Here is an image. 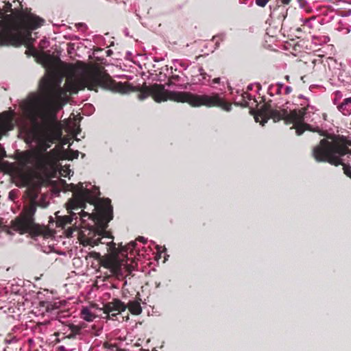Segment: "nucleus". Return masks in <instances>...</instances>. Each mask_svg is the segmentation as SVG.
<instances>
[{
    "label": "nucleus",
    "mask_w": 351,
    "mask_h": 351,
    "mask_svg": "<svg viewBox=\"0 0 351 351\" xmlns=\"http://www.w3.org/2000/svg\"><path fill=\"white\" fill-rule=\"evenodd\" d=\"M62 76L51 72L43 77L39 84L40 94L32 93L21 104L24 116L37 125L34 134L38 147L24 154L21 163L27 168L42 169L50 162L47 149L62 136V127L57 113L69 101V95L87 88L97 91L98 87L108 88L112 81L108 75L98 69H82L80 77L68 78L61 87Z\"/></svg>",
    "instance_id": "1"
},
{
    "label": "nucleus",
    "mask_w": 351,
    "mask_h": 351,
    "mask_svg": "<svg viewBox=\"0 0 351 351\" xmlns=\"http://www.w3.org/2000/svg\"><path fill=\"white\" fill-rule=\"evenodd\" d=\"M65 190L73 192V197L66 204L69 215L50 217L47 226L38 227V234L51 237L62 232L66 237L77 236L84 246L94 247L99 239H111L106 228L113 218L110 199L99 197V187L90 182L66 184Z\"/></svg>",
    "instance_id": "2"
},
{
    "label": "nucleus",
    "mask_w": 351,
    "mask_h": 351,
    "mask_svg": "<svg viewBox=\"0 0 351 351\" xmlns=\"http://www.w3.org/2000/svg\"><path fill=\"white\" fill-rule=\"evenodd\" d=\"M23 0L9 1L3 6V16L0 18L2 27L0 30V46L19 45L23 41L32 45L34 39L32 38V32L43 25L45 20L31 12L23 10Z\"/></svg>",
    "instance_id": "3"
},
{
    "label": "nucleus",
    "mask_w": 351,
    "mask_h": 351,
    "mask_svg": "<svg viewBox=\"0 0 351 351\" xmlns=\"http://www.w3.org/2000/svg\"><path fill=\"white\" fill-rule=\"evenodd\" d=\"M262 114L269 117L263 120L261 123L264 125L269 118L274 121L284 119L287 124L293 123L295 128L297 135H302L305 130L317 132L320 136H324L325 132L319 128V123L322 119L320 114L315 110L313 106H307L306 108L295 109L288 112L285 109H273L270 105H265L261 109Z\"/></svg>",
    "instance_id": "4"
},
{
    "label": "nucleus",
    "mask_w": 351,
    "mask_h": 351,
    "mask_svg": "<svg viewBox=\"0 0 351 351\" xmlns=\"http://www.w3.org/2000/svg\"><path fill=\"white\" fill-rule=\"evenodd\" d=\"M152 95L156 102L165 101L168 99L178 102H186L193 107L205 106L206 107L217 106L229 112L232 110L230 104L226 102L218 93L211 95H197L189 92L169 91L162 84H155L150 87H146L139 95L141 100Z\"/></svg>",
    "instance_id": "5"
},
{
    "label": "nucleus",
    "mask_w": 351,
    "mask_h": 351,
    "mask_svg": "<svg viewBox=\"0 0 351 351\" xmlns=\"http://www.w3.org/2000/svg\"><path fill=\"white\" fill-rule=\"evenodd\" d=\"M351 141L346 137L334 135L322 139L313 149L317 162H327L337 166L343 162L351 164Z\"/></svg>",
    "instance_id": "6"
},
{
    "label": "nucleus",
    "mask_w": 351,
    "mask_h": 351,
    "mask_svg": "<svg viewBox=\"0 0 351 351\" xmlns=\"http://www.w3.org/2000/svg\"><path fill=\"white\" fill-rule=\"evenodd\" d=\"M26 195L29 200V205L24 210L21 217L16 219L12 223V228L15 231L23 234L30 232L34 227V215L37 207L47 208L49 204L47 195H42L39 197L38 189L29 187Z\"/></svg>",
    "instance_id": "7"
},
{
    "label": "nucleus",
    "mask_w": 351,
    "mask_h": 351,
    "mask_svg": "<svg viewBox=\"0 0 351 351\" xmlns=\"http://www.w3.org/2000/svg\"><path fill=\"white\" fill-rule=\"evenodd\" d=\"M101 266L107 269V271L104 273L107 276H114L117 279L122 278L125 273L130 270L125 261L114 257L103 258L101 261Z\"/></svg>",
    "instance_id": "8"
},
{
    "label": "nucleus",
    "mask_w": 351,
    "mask_h": 351,
    "mask_svg": "<svg viewBox=\"0 0 351 351\" xmlns=\"http://www.w3.org/2000/svg\"><path fill=\"white\" fill-rule=\"evenodd\" d=\"M328 64L329 69L332 70L334 75L337 76L341 82L344 84H351V75L342 69V64L341 62H338L333 58H329L328 59Z\"/></svg>",
    "instance_id": "9"
},
{
    "label": "nucleus",
    "mask_w": 351,
    "mask_h": 351,
    "mask_svg": "<svg viewBox=\"0 0 351 351\" xmlns=\"http://www.w3.org/2000/svg\"><path fill=\"white\" fill-rule=\"evenodd\" d=\"M127 308L126 304L119 299H114L112 302L104 305L103 311L108 317L112 319Z\"/></svg>",
    "instance_id": "10"
},
{
    "label": "nucleus",
    "mask_w": 351,
    "mask_h": 351,
    "mask_svg": "<svg viewBox=\"0 0 351 351\" xmlns=\"http://www.w3.org/2000/svg\"><path fill=\"white\" fill-rule=\"evenodd\" d=\"M13 128L12 119L10 116L0 119V138L6 132L12 130Z\"/></svg>",
    "instance_id": "11"
},
{
    "label": "nucleus",
    "mask_w": 351,
    "mask_h": 351,
    "mask_svg": "<svg viewBox=\"0 0 351 351\" xmlns=\"http://www.w3.org/2000/svg\"><path fill=\"white\" fill-rule=\"evenodd\" d=\"M210 80V76L208 75L202 67L197 69V73L193 76V81L194 83H200L206 84Z\"/></svg>",
    "instance_id": "12"
},
{
    "label": "nucleus",
    "mask_w": 351,
    "mask_h": 351,
    "mask_svg": "<svg viewBox=\"0 0 351 351\" xmlns=\"http://www.w3.org/2000/svg\"><path fill=\"white\" fill-rule=\"evenodd\" d=\"M337 108L343 115H350L351 114V97L344 99L341 104L337 106Z\"/></svg>",
    "instance_id": "13"
},
{
    "label": "nucleus",
    "mask_w": 351,
    "mask_h": 351,
    "mask_svg": "<svg viewBox=\"0 0 351 351\" xmlns=\"http://www.w3.org/2000/svg\"><path fill=\"white\" fill-rule=\"evenodd\" d=\"M126 306L133 315H139L142 313V308L138 300H131Z\"/></svg>",
    "instance_id": "14"
},
{
    "label": "nucleus",
    "mask_w": 351,
    "mask_h": 351,
    "mask_svg": "<svg viewBox=\"0 0 351 351\" xmlns=\"http://www.w3.org/2000/svg\"><path fill=\"white\" fill-rule=\"evenodd\" d=\"M81 317L86 322H92L95 318V315L88 307H83L81 310Z\"/></svg>",
    "instance_id": "15"
},
{
    "label": "nucleus",
    "mask_w": 351,
    "mask_h": 351,
    "mask_svg": "<svg viewBox=\"0 0 351 351\" xmlns=\"http://www.w3.org/2000/svg\"><path fill=\"white\" fill-rule=\"evenodd\" d=\"M108 234L110 235L111 239H99V243L106 244L109 247V250H110L111 252L116 253L117 252L116 243L113 242V237L112 236V234L110 232H108Z\"/></svg>",
    "instance_id": "16"
},
{
    "label": "nucleus",
    "mask_w": 351,
    "mask_h": 351,
    "mask_svg": "<svg viewBox=\"0 0 351 351\" xmlns=\"http://www.w3.org/2000/svg\"><path fill=\"white\" fill-rule=\"evenodd\" d=\"M70 330V333L68 335V338L69 339H75L77 335L80 334L82 328L80 326L71 324L69 326Z\"/></svg>",
    "instance_id": "17"
},
{
    "label": "nucleus",
    "mask_w": 351,
    "mask_h": 351,
    "mask_svg": "<svg viewBox=\"0 0 351 351\" xmlns=\"http://www.w3.org/2000/svg\"><path fill=\"white\" fill-rule=\"evenodd\" d=\"M267 93L271 97H273L275 95H280L281 90H280V88L276 87L274 84H271L268 87Z\"/></svg>",
    "instance_id": "18"
},
{
    "label": "nucleus",
    "mask_w": 351,
    "mask_h": 351,
    "mask_svg": "<svg viewBox=\"0 0 351 351\" xmlns=\"http://www.w3.org/2000/svg\"><path fill=\"white\" fill-rule=\"evenodd\" d=\"M19 341V338L16 336L8 335L5 339L4 342L5 344H15Z\"/></svg>",
    "instance_id": "19"
},
{
    "label": "nucleus",
    "mask_w": 351,
    "mask_h": 351,
    "mask_svg": "<svg viewBox=\"0 0 351 351\" xmlns=\"http://www.w3.org/2000/svg\"><path fill=\"white\" fill-rule=\"evenodd\" d=\"M225 38H226L225 33H221V34L213 37V40H215V45H216L215 48L219 47L220 41H223L225 39Z\"/></svg>",
    "instance_id": "20"
},
{
    "label": "nucleus",
    "mask_w": 351,
    "mask_h": 351,
    "mask_svg": "<svg viewBox=\"0 0 351 351\" xmlns=\"http://www.w3.org/2000/svg\"><path fill=\"white\" fill-rule=\"evenodd\" d=\"M343 165V169L344 173L349 178H351V165L350 163H347L346 162H343V164H341Z\"/></svg>",
    "instance_id": "21"
},
{
    "label": "nucleus",
    "mask_w": 351,
    "mask_h": 351,
    "mask_svg": "<svg viewBox=\"0 0 351 351\" xmlns=\"http://www.w3.org/2000/svg\"><path fill=\"white\" fill-rule=\"evenodd\" d=\"M49 46V41L46 38H43L39 43V48L41 50H44L45 49H47Z\"/></svg>",
    "instance_id": "22"
},
{
    "label": "nucleus",
    "mask_w": 351,
    "mask_h": 351,
    "mask_svg": "<svg viewBox=\"0 0 351 351\" xmlns=\"http://www.w3.org/2000/svg\"><path fill=\"white\" fill-rule=\"evenodd\" d=\"M17 197V191L15 190H12L9 192L8 197L11 200H14Z\"/></svg>",
    "instance_id": "23"
},
{
    "label": "nucleus",
    "mask_w": 351,
    "mask_h": 351,
    "mask_svg": "<svg viewBox=\"0 0 351 351\" xmlns=\"http://www.w3.org/2000/svg\"><path fill=\"white\" fill-rule=\"evenodd\" d=\"M136 241H131L130 243L128 244V245L126 246V250H133L135 249L136 247Z\"/></svg>",
    "instance_id": "24"
},
{
    "label": "nucleus",
    "mask_w": 351,
    "mask_h": 351,
    "mask_svg": "<svg viewBox=\"0 0 351 351\" xmlns=\"http://www.w3.org/2000/svg\"><path fill=\"white\" fill-rule=\"evenodd\" d=\"M268 2V0H256V3L260 7H265Z\"/></svg>",
    "instance_id": "25"
},
{
    "label": "nucleus",
    "mask_w": 351,
    "mask_h": 351,
    "mask_svg": "<svg viewBox=\"0 0 351 351\" xmlns=\"http://www.w3.org/2000/svg\"><path fill=\"white\" fill-rule=\"evenodd\" d=\"M182 77H180L178 75H172L171 77V82L175 84L176 82H178L180 79H181Z\"/></svg>",
    "instance_id": "26"
},
{
    "label": "nucleus",
    "mask_w": 351,
    "mask_h": 351,
    "mask_svg": "<svg viewBox=\"0 0 351 351\" xmlns=\"http://www.w3.org/2000/svg\"><path fill=\"white\" fill-rule=\"evenodd\" d=\"M342 16H348L351 14V10H345L340 14Z\"/></svg>",
    "instance_id": "27"
},
{
    "label": "nucleus",
    "mask_w": 351,
    "mask_h": 351,
    "mask_svg": "<svg viewBox=\"0 0 351 351\" xmlns=\"http://www.w3.org/2000/svg\"><path fill=\"white\" fill-rule=\"evenodd\" d=\"M292 91V88L289 86H287L285 88V93L286 95H289V93H291Z\"/></svg>",
    "instance_id": "28"
},
{
    "label": "nucleus",
    "mask_w": 351,
    "mask_h": 351,
    "mask_svg": "<svg viewBox=\"0 0 351 351\" xmlns=\"http://www.w3.org/2000/svg\"><path fill=\"white\" fill-rule=\"evenodd\" d=\"M136 241H140L143 243H145L147 242V239L146 238H145L144 237H138L136 239Z\"/></svg>",
    "instance_id": "29"
},
{
    "label": "nucleus",
    "mask_w": 351,
    "mask_h": 351,
    "mask_svg": "<svg viewBox=\"0 0 351 351\" xmlns=\"http://www.w3.org/2000/svg\"><path fill=\"white\" fill-rule=\"evenodd\" d=\"M276 87L280 88V90H282V87L284 86V84L282 82H278L276 84H275Z\"/></svg>",
    "instance_id": "30"
},
{
    "label": "nucleus",
    "mask_w": 351,
    "mask_h": 351,
    "mask_svg": "<svg viewBox=\"0 0 351 351\" xmlns=\"http://www.w3.org/2000/svg\"><path fill=\"white\" fill-rule=\"evenodd\" d=\"M220 80H221L220 77L215 78L213 80V84H219L220 82Z\"/></svg>",
    "instance_id": "31"
},
{
    "label": "nucleus",
    "mask_w": 351,
    "mask_h": 351,
    "mask_svg": "<svg viewBox=\"0 0 351 351\" xmlns=\"http://www.w3.org/2000/svg\"><path fill=\"white\" fill-rule=\"evenodd\" d=\"M242 97L245 99V98H247L248 99H251L250 95L247 93H244L242 94Z\"/></svg>",
    "instance_id": "32"
},
{
    "label": "nucleus",
    "mask_w": 351,
    "mask_h": 351,
    "mask_svg": "<svg viewBox=\"0 0 351 351\" xmlns=\"http://www.w3.org/2000/svg\"><path fill=\"white\" fill-rule=\"evenodd\" d=\"M78 156H79V152L75 151L73 153V158H77L78 157Z\"/></svg>",
    "instance_id": "33"
},
{
    "label": "nucleus",
    "mask_w": 351,
    "mask_h": 351,
    "mask_svg": "<svg viewBox=\"0 0 351 351\" xmlns=\"http://www.w3.org/2000/svg\"><path fill=\"white\" fill-rule=\"evenodd\" d=\"M335 94L337 97H341V93L339 90H337L335 92Z\"/></svg>",
    "instance_id": "34"
},
{
    "label": "nucleus",
    "mask_w": 351,
    "mask_h": 351,
    "mask_svg": "<svg viewBox=\"0 0 351 351\" xmlns=\"http://www.w3.org/2000/svg\"><path fill=\"white\" fill-rule=\"evenodd\" d=\"M291 1V0H282V3L285 5H288Z\"/></svg>",
    "instance_id": "35"
},
{
    "label": "nucleus",
    "mask_w": 351,
    "mask_h": 351,
    "mask_svg": "<svg viewBox=\"0 0 351 351\" xmlns=\"http://www.w3.org/2000/svg\"><path fill=\"white\" fill-rule=\"evenodd\" d=\"M344 29H345L344 33H345V34H348V33H350V27L349 26V27H346Z\"/></svg>",
    "instance_id": "36"
},
{
    "label": "nucleus",
    "mask_w": 351,
    "mask_h": 351,
    "mask_svg": "<svg viewBox=\"0 0 351 351\" xmlns=\"http://www.w3.org/2000/svg\"><path fill=\"white\" fill-rule=\"evenodd\" d=\"M112 53V50H110V49H108V50L106 51V53H107L108 56H110Z\"/></svg>",
    "instance_id": "37"
},
{
    "label": "nucleus",
    "mask_w": 351,
    "mask_h": 351,
    "mask_svg": "<svg viewBox=\"0 0 351 351\" xmlns=\"http://www.w3.org/2000/svg\"><path fill=\"white\" fill-rule=\"evenodd\" d=\"M93 254H94V255H95V256H94L95 257H99V256H100L99 253L94 252Z\"/></svg>",
    "instance_id": "38"
},
{
    "label": "nucleus",
    "mask_w": 351,
    "mask_h": 351,
    "mask_svg": "<svg viewBox=\"0 0 351 351\" xmlns=\"http://www.w3.org/2000/svg\"><path fill=\"white\" fill-rule=\"evenodd\" d=\"M36 53H37L36 49L34 48V49H33V53H32V55H33V56H36Z\"/></svg>",
    "instance_id": "39"
},
{
    "label": "nucleus",
    "mask_w": 351,
    "mask_h": 351,
    "mask_svg": "<svg viewBox=\"0 0 351 351\" xmlns=\"http://www.w3.org/2000/svg\"><path fill=\"white\" fill-rule=\"evenodd\" d=\"M53 306L52 304H47V310H49V308H50L51 306Z\"/></svg>",
    "instance_id": "40"
},
{
    "label": "nucleus",
    "mask_w": 351,
    "mask_h": 351,
    "mask_svg": "<svg viewBox=\"0 0 351 351\" xmlns=\"http://www.w3.org/2000/svg\"><path fill=\"white\" fill-rule=\"evenodd\" d=\"M28 342L32 344L34 342V340L32 339H28Z\"/></svg>",
    "instance_id": "41"
},
{
    "label": "nucleus",
    "mask_w": 351,
    "mask_h": 351,
    "mask_svg": "<svg viewBox=\"0 0 351 351\" xmlns=\"http://www.w3.org/2000/svg\"><path fill=\"white\" fill-rule=\"evenodd\" d=\"M337 98L334 99V100H333V103H334L335 104L338 105V104H337Z\"/></svg>",
    "instance_id": "42"
},
{
    "label": "nucleus",
    "mask_w": 351,
    "mask_h": 351,
    "mask_svg": "<svg viewBox=\"0 0 351 351\" xmlns=\"http://www.w3.org/2000/svg\"><path fill=\"white\" fill-rule=\"evenodd\" d=\"M127 55L130 56V55H131V53H130V51H128V52H127Z\"/></svg>",
    "instance_id": "43"
},
{
    "label": "nucleus",
    "mask_w": 351,
    "mask_h": 351,
    "mask_svg": "<svg viewBox=\"0 0 351 351\" xmlns=\"http://www.w3.org/2000/svg\"><path fill=\"white\" fill-rule=\"evenodd\" d=\"M183 67H184V69H187V66H184L183 65Z\"/></svg>",
    "instance_id": "44"
},
{
    "label": "nucleus",
    "mask_w": 351,
    "mask_h": 351,
    "mask_svg": "<svg viewBox=\"0 0 351 351\" xmlns=\"http://www.w3.org/2000/svg\"><path fill=\"white\" fill-rule=\"evenodd\" d=\"M255 119H256V122H257V121H258V117H255Z\"/></svg>",
    "instance_id": "45"
},
{
    "label": "nucleus",
    "mask_w": 351,
    "mask_h": 351,
    "mask_svg": "<svg viewBox=\"0 0 351 351\" xmlns=\"http://www.w3.org/2000/svg\"><path fill=\"white\" fill-rule=\"evenodd\" d=\"M156 247H157V250H159V249H160L159 245H157Z\"/></svg>",
    "instance_id": "46"
},
{
    "label": "nucleus",
    "mask_w": 351,
    "mask_h": 351,
    "mask_svg": "<svg viewBox=\"0 0 351 351\" xmlns=\"http://www.w3.org/2000/svg\"><path fill=\"white\" fill-rule=\"evenodd\" d=\"M248 89H250V90H251V89H252L251 86H248Z\"/></svg>",
    "instance_id": "47"
},
{
    "label": "nucleus",
    "mask_w": 351,
    "mask_h": 351,
    "mask_svg": "<svg viewBox=\"0 0 351 351\" xmlns=\"http://www.w3.org/2000/svg\"><path fill=\"white\" fill-rule=\"evenodd\" d=\"M258 88H259V89H260V88H261V85H260V84H258Z\"/></svg>",
    "instance_id": "48"
},
{
    "label": "nucleus",
    "mask_w": 351,
    "mask_h": 351,
    "mask_svg": "<svg viewBox=\"0 0 351 351\" xmlns=\"http://www.w3.org/2000/svg\"><path fill=\"white\" fill-rule=\"evenodd\" d=\"M323 116H324V119H325L326 114H323Z\"/></svg>",
    "instance_id": "49"
},
{
    "label": "nucleus",
    "mask_w": 351,
    "mask_h": 351,
    "mask_svg": "<svg viewBox=\"0 0 351 351\" xmlns=\"http://www.w3.org/2000/svg\"><path fill=\"white\" fill-rule=\"evenodd\" d=\"M70 173H71V170H69V173H68L69 176Z\"/></svg>",
    "instance_id": "50"
},
{
    "label": "nucleus",
    "mask_w": 351,
    "mask_h": 351,
    "mask_svg": "<svg viewBox=\"0 0 351 351\" xmlns=\"http://www.w3.org/2000/svg\"><path fill=\"white\" fill-rule=\"evenodd\" d=\"M286 79H287V80H288V79H289V76H288V75H287V76H286Z\"/></svg>",
    "instance_id": "51"
}]
</instances>
